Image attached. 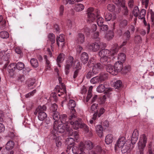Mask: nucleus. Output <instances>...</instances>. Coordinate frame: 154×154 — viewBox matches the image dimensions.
Returning a JSON list of instances; mask_svg holds the SVG:
<instances>
[{"mask_svg": "<svg viewBox=\"0 0 154 154\" xmlns=\"http://www.w3.org/2000/svg\"><path fill=\"white\" fill-rule=\"evenodd\" d=\"M146 13V11L144 9H142L141 10L140 13V16L139 18L140 19L145 18V16Z\"/></svg>", "mask_w": 154, "mask_h": 154, "instance_id": "49", "label": "nucleus"}, {"mask_svg": "<svg viewBox=\"0 0 154 154\" xmlns=\"http://www.w3.org/2000/svg\"><path fill=\"white\" fill-rule=\"evenodd\" d=\"M119 50V48L118 47L116 46L114 47H113L111 49V52L112 54L114 55L118 52Z\"/></svg>", "mask_w": 154, "mask_h": 154, "instance_id": "54", "label": "nucleus"}, {"mask_svg": "<svg viewBox=\"0 0 154 154\" xmlns=\"http://www.w3.org/2000/svg\"><path fill=\"white\" fill-rule=\"evenodd\" d=\"M104 21L103 19L101 17H99L97 20V23L98 26L102 25Z\"/></svg>", "mask_w": 154, "mask_h": 154, "instance_id": "58", "label": "nucleus"}, {"mask_svg": "<svg viewBox=\"0 0 154 154\" xmlns=\"http://www.w3.org/2000/svg\"><path fill=\"white\" fill-rule=\"evenodd\" d=\"M65 55L63 54H60L57 58V63H60L63 62L65 59Z\"/></svg>", "mask_w": 154, "mask_h": 154, "instance_id": "35", "label": "nucleus"}, {"mask_svg": "<svg viewBox=\"0 0 154 154\" xmlns=\"http://www.w3.org/2000/svg\"><path fill=\"white\" fill-rule=\"evenodd\" d=\"M30 62L31 65L33 67H37L38 66V62L37 60L36 59H31L30 60Z\"/></svg>", "mask_w": 154, "mask_h": 154, "instance_id": "36", "label": "nucleus"}, {"mask_svg": "<svg viewBox=\"0 0 154 154\" xmlns=\"http://www.w3.org/2000/svg\"><path fill=\"white\" fill-rule=\"evenodd\" d=\"M96 131L98 135L100 137L102 136L103 133V128L100 125H97L96 127Z\"/></svg>", "mask_w": 154, "mask_h": 154, "instance_id": "26", "label": "nucleus"}, {"mask_svg": "<svg viewBox=\"0 0 154 154\" xmlns=\"http://www.w3.org/2000/svg\"><path fill=\"white\" fill-rule=\"evenodd\" d=\"M103 68V66L100 63L95 64L93 67L92 72L94 74L99 73Z\"/></svg>", "mask_w": 154, "mask_h": 154, "instance_id": "14", "label": "nucleus"}, {"mask_svg": "<svg viewBox=\"0 0 154 154\" xmlns=\"http://www.w3.org/2000/svg\"><path fill=\"white\" fill-rule=\"evenodd\" d=\"M60 123L64 124L66 126V125H68L69 124V118L68 119L67 117V116L66 114H62L60 115Z\"/></svg>", "mask_w": 154, "mask_h": 154, "instance_id": "17", "label": "nucleus"}, {"mask_svg": "<svg viewBox=\"0 0 154 154\" xmlns=\"http://www.w3.org/2000/svg\"><path fill=\"white\" fill-rule=\"evenodd\" d=\"M75 9L77 12L82 11L84 8V5L81 4H76L75 5Z\"/></svg>", "mask_w": 154, "mask_h": 154, "instance_id": "30", "label": "nucleus"}, {"mask_svg": "<svg viewBox=\"0 0 154 154\" xmlns=\"http://www.w3.org/2000/svg\"><path fill=\"white\" fill-rule=\"evenodd\" d=\"M74 58L73 57L69 56L66 61V64L65 66V74L67 75L69 72L70 69L73 63V62Z\"/></svg>", "mask_w": 154, "mask_h": 154, "instance_id": "7", "label": "nucleus"}, {"mask_svg": "<svg viewBox=\"0 0 154 154\" xmlns=\"http://www.w3.org/2000/svg\"><path fill=\"white\" fill-rule=\"evenodd\" d=\"M130 70V66H126L123 68L122 73H126Z\"/></svg>", "mask_w": 154, "mask_h": 154, "instance_id": "59", "label": "nucleus"}, {"mask_svg": "<svg viewBox=\"0 0 154 154\" xmlns=\"http://www.w3.org/2000/svg\"><path fill=\"white\" fill-rule=\"evenodd\" d=\"M128 24V22L126 20H122L120 22L119 24L120 27L122 29L125 28L127 26Z\"/></svg>", "mask_w": 154, "mask_h": 154, "instance_id": "45", "label": "nucleus"}, {"mask_svg": "<svg viewBox=\"0 0 154 154\" xmlns=\"http://www.w3.org/2000/svg\"><path fill=\"white\" fill-rule=\"evenodd\" d=\"M9 36V34L7 31H2L0 32V37L3 38H7Z\"/></svg>", "mask_w": 154, "mask_h": 154, "instance_id": "41", "label": "nucleus"}, {"mask_svg": "<svg viewBox=\"0 0 154 154\" xmlns=\"http://www.w3.org/2000/svg\"><path fill=\"white\" fill-rule=\"evenodd\" d=\"M147 138L146 136L143 134L140 137L138 143V149L140 154H143V150L146 146Z\"/></svg>", "mask_w": 154, "mask_h": 154, "instance_id": "4", "label": "nucleus"}, {"mask_svg": "<svg viewBox=\"0 0 154 154\" xmlns=\"http://www.w3.org/2000/svg\"><path fill=\"white\" fill-rule=\"evenodd\" d=\"M95 62V60L93 58H90L88 63L87 64V66L89 67H90L92 66L93 64H94Z\"/></svg>", "mask_w": 154, "mask_h": 154, "instance_id": "48", "label": "nucleus"}, {"mask_svg": "<svg viewBox=\"0 0 154 154\" xmlns=\"http://www.w3.org/2000/svg\"><path fill=\"white\" fill-rule=\"evenodd\" d=\"M75 140V138H73L72 137H69L66 140V143L68 145L67 149H70L71 146H69L72 145V146H73L74 143V142L76 141Z\"/></svg>", "mask_w": 154, "mask_h": 154, "instance_id": "25", "label": "nucleus"}, {"mask_svg": "<svg viewBox=\"0 0 154 154\" xmlns=\"http://www.w3.org/2000/svg\"><path fill=\"white\" fill-rule=\"evenodd\" d=\"M134 41L135 43L139 44L141 42L142 38L140 35H137L135 36Z\"/></svg>", "mask_w": 154, "mask_h": 154, "instance_id": "46", "label": "nucleus"}, {"mask_svg": "<svg viewBox=\"0 0 154 154\" xmlns=\"http://www.w3.org/2000/svg\"><path fill=\"white\" fill-rule=\"evenodd\" d=\"M15 65L17 69L19 70L23 69L25 66L24 64L21 62H18L17 63H15Z\"/></svg>", "mask_w": 154, "mask_h": 154, "instance_id": "40", "label": "nucleus"}, {"mask_svg": "<svg viewBox=\"0 0 154 154\" xmlns=\"http://www.w3.org/2000/svg\"><path fill=\"white\" fill-rule=\"evenodd\" d=\"M114 36V32L111 30L109 31L106 34L105 38L108 41L111 40Z\"/></svg>", "mask_w": 154, "mask_h": 154, "instance_id": "27", "label": "nucleus"}, {"mask_svg": "<svg viewBox=\"0 0 154 154\" xmlns=\"http://www.w3.org/2000/svg\"><path fill=\"white\" fill-rule=\"evenodd\" d=\"M59 123L57 121L54 122L53 127V130L51 132V134L54 137V139H55L56 134H57V133H63L66 129V127L64 125H65L64 124Z\"/></svg>", "mask_w": 154, "mask_h": 154, "instance_id": "1", "label": "nucleus"}, {"mask_svg": "<svg viewBox=\"0 0 154 154\" xmlns=\"http://www.w3.org/2000/svg\"><path fill=\"white\" fill-rule=\"evenodd\" d=\"M102 147L99 146H97L94 148V150H92L89 152V154H100L102 151Z\"/></svg>", "mask_w": 154, "mask_h": 154, "instance_id": "22", "label": "nucleus"}, {"mask_svg": "<svg viewBox=\"0 0 154 154\" xmlns=\"http://www.w3.org/2000/svg\"><path fill=\"white\" fill-rule=\"evenodd\" d=\"M100 61L103 65L104 66H107L111 62L110 59L108 56L100 58Z\"/></svg>", "mask_w": 154, "mask_h": 154, "instance_id": "18", "label": "nucleus"}, {"mask_svg": "<svg viewBox=\"0 0 154 154\" xmlns=\"http://www.w3.org/2000/svg\"><path fill=\"white\" fill-rule=\"evenodd\" d=\"M64 6L61 5L60 6L59 8V15L60 16H62L64 13Z\"/></svg>", "mask_w": 154, "mask_h": 154, "instance_id": "61", "label": "nucleus"}, {"mask_svg": "<svg viewBox=\"0 0 154 154\" xmlns=\"http://www.w3.org/2000/svg\"><path fill=\"white\" fill-rule=\"evenodd\" d=\"M122 86V82L120 80L116 81L114 84V87L116 88H118Z\"/></svg>", "mask_w": 154, "mask_h": 154, "instance_id": "56", "label": "nucleus"}, {"mask_svg": "<svg viewBox=\"0 0 154 154\" xmlns=\"http://www.w3.org/2000/svg\"><path fill=\"white\" fill-rule=\"evenodd\" d=\"M48 40L51 42V47L52 49V48H53V44L55 42V35L53 33H51L48 34Z\"/></svg>", "mask_w": 154, "mask_h": 154, "instance_id": "24", "label": "nucleus"}, {"mask_svg": "<svg viewBox=\"0 0 154 154\" xmlns=\"http://www.w3.org/2000/svg\"><path fill=\"white\" fill-rule=\"evenodd\" d=\"M112 141L113 137L112 134H108L106 136L105 139V141L106 144H110L112 143Z\"/></svg>", "mask_w": 154, "mask_h": 154, "instance_id": "31", "label": "nucleus"}, {"mask_svg": "<svg viewBox=\"0 0 154 154\" xmlns=\"http://www.w3.org/2000/svg\"><path fill=\"white\" fill-rule=\"evenodd\" d=\"M80 148V152L79 153V154H89L88 152V154H86L85 152L84 151H85L84 149V143L82 142H81L80 143V146L79 147Z\"/></svg>", "mask_w": 154, "mask_h": 154, "instance_id": "44", "label": "nucleus"}, {"mask_svg": "<svg viewBox=\"0 0 154 154\" xmlns=\"http://www.w3.org/2000/svg\"><path fill=\"white\" fill-rule=\"evenodd\" d=\"M64 41V35L63 34H60L59 36H57L56 38V42L57 45L58 47L60 46L59 42H63Z\"/></svg>", "mask_w": 154, "mask_h": 154, "instance_id": "29", "label": "nucleus"}, {"mask_svg": "<svg viewBox=\"0 0 154 154\" xmlns=\"http://www.w3.org/2000/svg\"><path fill=\"white\" fill-rule=\"evenodd\" d=\"M100 11L97 9L94 10L92 8H89L87 10L88 17L87 20L89 22H93L96 17L99 16Z\"/></svg>", "mask_w": 154, "mask_h": 154, "instance_id": "3", "label": "nucleus"}, {"mask_svg": "<svg viewBox=\"0 0 154 154\" xmlns=\"http://www.w3.org/2000/svg\"><path fill=\"white\" fill-rule=\"evenodd\" d=\"M98 106V105L97 104H93L91 106V110L93 111H95L97 109Z\"/></svg>", "mask_w": 154, "mask_h": 154, "instance_id": "64", "label": "nucleus"}, {"mask_svg": "<svg viewBox=\"0 0 154 154\" xmlns=\"http://www.w3.org/2000/svg\"><path fill=\"white\" fill-rule=\"evenodd\" d=\"M76 42L78 44H82L85 41V36L82 33H79L76 36L75 40Z\"/></svg>", "mask_w": 154, "mask_h": 154, "instance_id": "11", "label": "nucleus"}, {"mask_svg": "<svg viewBox=\"0 0 154 154\" xmlns=\"http://www.w3.org/2000/svg\"><path fill=\"white\" fill-rule=\"evenodd\" d=\"M100 26V32L101 31H107L108 29V26L106 25L102 24L99 26Z\"/></svg>", "mask_w": 154, "mask_h": 154, "instance_id": "51", "label": "nucleus"}, {"mask_svg": "<svg viewBox=\"0 0 154 154\" xmlns=\"http://www.w3.org/2000/svg\"><path fill=\"white\" fill-rule=\"evenodd\" d=\"M80 146V144L79 146H74L72 149V150L74 154H78L80 152V148H79Z\"/></svg>", "mask_w": 154, "mask_h": 154, "instance_id": "39", "label": "nucleus"}, {"mask_svg": "<svg viewBox=\"0 0 154 154\" xmlns=\"http://www.w3.org/2000/svg\"><path fill=\"white\" fill-rule=\"evenodd\" d=\"M2 55H3L2 57L3 58V60L5 62H6L3 67V68L5 69L9 63L8 60L9 58L10 54L7 51H3L0 53V56H1Z\"/></svg>", "mask_w": 154, "mask_h": 154, "instance_id": "8", "label": "nucleus"}, {"mask_svg": "<svg viewBox=\"0 0 154 154\" xmlns=\"http://www.w3.org/2000/svg\"><path fill=\"white\" fill-rule=\"evenodd\" d=\"M109 51L106 49H103L98 52V55L100 58L107 57L109 56Z\"/></svg>", "mask_w": 154, "mask_h": 154, "instance_id": "21", "label": "nucleus"}, {"mask_svg": "<svg viewBox=\"0 0 154 154\" xmlns=\"http://www.w3.org/2000/svg\"><path fill=\"white\" fill-rule=\"evenodd\" d=\"M68 106L70 110V115H72V117L70 118L74 119L75 118L76 114H77L75 110L74 109L76 106L75 101L72 100H70L68 104Z\"/></svg>", "mask_w": 154, "mask_h": 154, "instance_id": "6", "label": "nucleus"}, {"mask_svg": "<svg viewBox=\"0 0 154 154\" xmlns=\"http://www.w3.org/2000/svg\"><path fill=\"white\" fill-rule=\"evenodd\" d=\"M139 14V10L138 7H136L134 8L133 10V14L134 16L137 17Z\"/></svg>", "mask_w": 154, "mask_h": 154, "instance_id": "50", "label": "nucleus"}, {"mask_svg": "<svg viewBox=\"0 0 154 154\" xmlns=\"http://www.w3.org/2000/svg\"><path fill=\"white\" fill-rule=\"evenodd\" d=\"M84 147L88 150H91L94 147V144L90 140H87L84 143Z\"/></svg>", "mask_w": 154, "mask_h": 154, "instance_id": "20", "label": "nucleus"}, {"mask_svg": "<svg viewBox=\"0 0 154 154\" xmlns=\"http://www.w3.org/2000/svg\"><path fill=\"white\" fill-rule=\"evenodd\" d=\"M47 109L46 106L43 105L42 106H39L35 110L34 114L36 115L38 114V117L39 120L43 121L47 117V115L44 112Z\"/></svg>", "mask_w": 154, "mask_h": 154, "instance_id": "2", "label": "nucleus"}, {"mask_svg": "<svg viewBox=\"0 0 154 154\" xmlns=\"http://www.w3.org/2000/svg\"><path fill=\"white\" fill-rule=\"evenodd\" d=\"M105 90V87L104 85L102 84L100 85L97 88V91L99 93H102L104 92Z\"/></svg>", "mask_w": 154, "mask_h": 154, "instance_id": "43", "label": "nucleus"}, {"mask_svg": "<svg viewBox=\"0 0 154 154\" xmlns=\"http://www.w3.org/2000/svg\"><path fill=\"white\" fill-rule=\"evenodd\" d=\"M139 136L138 131L135 129L133 131L131 138V143L132 144H135L137 142Z\"/></svg>", "mask_w": 154, "mask_h": 154, "instance_id": "13", "label": "nucleus"}, {"mask_svg": "<svg viewBox=\"0 0 154 154\" xmlns=\"http://www.w3.org/2000/svg\"><path fill=\"white\" fill-rule=\"evenodd\" d=\"M108 74L106 73H102L98 76L100 82H102L106 79L108 78Z\"/></svg>", "mask_w": 154, "mask_h": 154, "instance_id": "33", "label": "nucleus"}, {"mask_svg": "<svg viewBox=\"0 0 154 154\" xmlns=\"http://www.w3.org/2000/svg\"><path fill=\"white\" fill-rule=\"evenodd\" d=\"M107 9L109 11L112 12L115 10V7L113 4H109L107 6Z\"/></svg>", "mask_w": 154, "mask_h": 154, "instance_id": "55", "label": "nucleus"}, {"mask_svg": "<svg viewBox=\"0 0 154 154\" xmlns=\"http://www.w3.org/2000/svg\"><path fill=\"white\" fill-rule=\"evenodd\" d=\"M122 148L121 151L122 153H125L127 152L130 149V146H128L126 143L122 146Z\"/></svg>", "mask_w": 154, "mask_h": 154, "instance_id": "42", "label": "nucleus"}, {"mask_svg": "<svg viewBox=\"0 0 154 154\" xmlns=\"http://www.w3.org/2000/svg\"><path fill=\"white\" fill-rule=\"evenodd\" d=\"M66 130L69 132V135L75 138V141H77L79 138L78 132L76 131H73L72 129L69 127L68 125H66Z\"/></svg>", "mask_w": 154, "mask_h": 154, "instance_id": "9", "label": "nucleus"}, {"mask_svg": "<svg viewBox=\"0 0 154 154\" xmlns=\"http://www.w3.org/2000/svg\"><path fill=\"white\" fill-rule=\"evenodd\" d=\"M36 90L35 89L34 90L26 94L25 96L26 97V98H28L31 96H33L34 94L36 93Z\"/></svg>", "mask_w": 154, "mask_h": 154, "instance_id": "62", "label": "nucleus"}, {"mask_svg": "<svg viewBox=\"0 0 154 154\" xmlns=\"http://www.w3.org/2000/svg\"><path fill=\"white\" fill-rule=\"evenodd\" d=\"M112 15L110 13H106L105 15V19L106 21H109L111 19L113 20H114L116 18V16H114L112 18Z\"/></svg>", "mask_w": 154, "mask_h": 154, "instance_id": "34", "label": "nucleus"}, {"mask_svg": "<svg viewBox=\"0 0 154 154\" xmlns=\"http://www.w3.org/2000/svg\"><path fill=\"white\" fill-rule=\"evenodd\" d=\"M98 76H97L92 78L90 81L91 83L94 84L100 82Z\"/></svg>", "mask_w": 154, "mask_h": 154, "instance_id": "47", "label": "nucleus"}, {"mask_svg": "<svg viewBox=\"0 0 154 154\" xmlns=\"http://www.w3.org/2000/svg\"><path fill=\"white\" fill-rule=\"evenodd\" d=\"M113 2L116 4L124 6L125 5V0H113Z\"/></svg>", "mask_w": 154, "mask_h": 154, "instance_id": "37", "label": "nucleus"}, {"mask_svg": "<svg viewBox=\"0 0 154 154\" xmlns=\"http://www.w3.org/2000/svg\"><path fill=\"white\" fill-rule=\"evenodd\" d=\"M125 138L124 137L119 138L117 140L115 146V150L117 149L118 148H121L125 143Z\"/></svg>", "mask_w": 154, "mask_h": 154, "instance_id": "10", "label": "nucleus"}, {"mask_svg": "<svg viewBox=\"0 0 154 154\" xmlns=\"http://www.w3.org/2000/svg\"><path fill=\"white\" fill-rule=\"evenodd\" d=\"M9 132L8 133V135L11 137H13L15 136L14 134V130L12 129H11L9 130Z\"/></svg>", "mask_w": 154, "mask_h": 154, "instance_id": "63", "label": "nucleus"}, {"mask_svg": "<svg viewBox=\"0 0 154 154\" xmlns=\"http://www.w3.org/2000/svg\"><path fill=\"white\" fill-rule=\"evenodd\" d=\"M60 115L57 112H55L53 114V118L55 121L58 122L57 121L60 119Z\"/></svg>", "mask_w": 154, "mask_h": 154, "instance_id": "38", "label": "nucleus"}, {"mask_svg": "<svg viewBox=\"0 0 154 154\" xmlns=\"http://www.w3.org/2000/svg\"><path fill=\"white\" fill-rule=\"evenodd\" d=\"M106 69L107 72L113 75H116V72H115V66L110 64L106 66Z\"/></svg>", "mask_w": 154, "mask_h": 154, "instance_id": "19", "label": "nucleus"}, {"mask_svg": "<svg viewBox=\"0 0 154 154\" xmlns=\"http://www.w3.org/2000/svg\"><path fill=\"white\" fill-rule=\"evenodd\" d=\"M80 128H83L86 133H88L89 132L88 127L84 123H82Z\"/></svg>", "mask_w": 154, "mask_h": 154, "instance_id": "52", "label": "nucleus"}, {"mask_svg": "<svg viewBox=\"0 0 154 154\" xmlns=\"http://www.w3.org/2000/svg\"><path fill=\"white\" fill-rule=\"evenodd\" d=\"M14 145V142L12 141H8L6 144L5 148L7 150L12 149Z\"/></svg>", "mask_w": 154, "mask_h": 154, "instance_id": "28", "label": "nucleus"}, {"mask_svg": "<svg viewBox=\"0 0 154 154\" xmlns=\"http://www.w3.org/2000/svg\"><path fill=\"white\" fill-rule=\"evenodd\" d=\"M16 67L15 63H11L8 66V71L11 77L13 76L14 74V72Z\"/></svg>", "mask_w": 154, "mask_h": 154, "instance_id": "15", "label": "nucleus"}, {"mask_svg": "<svg viewBox=\"0 0 154 154\" xmlns=\"http://www.w3.org/2000/svg\"><path fill=\"white\" fill-rule=\"evenodd\" d=\"M118 59L120 61L119 62L124 61L126 59L125 55L123 53H119L118 55Z\"/></svg>", "mask_w": 154, "mask_h": 154, "instance_id": "32", "label": "nucleus"}, {"mask_svg": "<svg viewBox=\"0 0 154 154\" xmlns=\"http://www.w3.org/2000/svg\"><path fill=\"white\" fill-rule=\"evenodd\" d=\"M100 43H97L96 42L91 44L88 46V48L91 51L96 52L98 51L100 48Z\"/></svg>", "mask_w": 154, "mask_h": 154, "instance_id": "12", "label": "nucleus"}, {"mask_svg": "<svg viewBox=\"0 0 154 154\" xmlns=\"http://www.w3.org/2000/svg\"><path fill=\"white\" fill-rule=\"evenodd\" d=\"M1 23V24L0 25V29L1 30H3L5 28L6 21L5 19H4Z\"/></svg>", "mask_w": 154, "mask_h": 154, "instance_id": "53", "label": "nucleus"}, {"mask_svg": "<svg viewBox=\"0 0 154 154\" xmlns=\"http://www.w3.org/2000/svg\"><path fill=\"white\" fill-rule=\"evenodd\" d=\"M71 116L72 115H70L69 117V123H70L72 127L75 129H77L80 127L82 122L77 118V114H76L75 117L74 119L70 118Z\"/></svg>", "mask_w": 154, "mask_h": 154, "instance_id": "5", "label": "nucleus"}, {"mask_svg": "<svg viewBox=\"0 0 154 154\" xmlns=\"http://www.w3.org/2000/svg\"><path fill=\"white\" fill-rule=\"evenodd\" d=\"M89 59L88 55L86 52H83L81 54L80 59L82 62L84 64H86Z\"/></svg>", "mask_w": 154, "mask_h": 154, "instance_id": "23", "label": "nucleus"}, {"mask_svg": "<svg viewBox=\"0 0 154 154\" xmlns=\"http://www.w3.org/2000/svg\"><path fill=\"white\" fill-rule=\"evenodd\" d=\"M115 71L116 72V75L118 72H122L123 68V65L122 63L119 61H118L115 64Z\"/></svg>", "mask_w": 154, "mask_h": 154, "instance_id": "16", "label": "nucleus"}, {"mask_svg": "<svg viewBox=\"0 0 154 154\" xmlns=\"http://www.w3.org/2000/svg\"><path fill=\"white\" fill-rule=\"evenodd\" d=\"M44 58L46 61V66L47 69H48L50 67V61L47 59V56L46 55H45Z\"/></svg>", "mask_w": 154, "mask_h": 154, "instance_id": "57", "label": "nucleus"}, {"mask_svg": "<svg viewBox=\"0 0 154 154\" xmlns=\"http://www.w3.org/2000/svg\"><path fill=\"white\" fill-rule=\"evenodd\" d=\"M124 36L125 37L126 40H129L130 38V32L129 30H127L124 34Z\"/></svg>", "mask_w": 154, "mask_h": 154, "instance_id": "60", "label": "nucleus"}]
</instances>
